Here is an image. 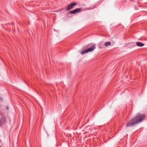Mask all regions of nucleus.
I'll return each mask as SVG.
<instances>
[{
	"mask_svg": "<svg viewBox=\"0 0 147 147\" xmlns=\"http://www.w3.org/2000/svg\"><path fill=\"white\" fill-rule=\"evenodd\" d=\"M145 117V114L138 113L136 115L135 118H134L130 121L127 123L126 126L131 127L139 123L144 120Z\"/></svg>",
	"mask_w": 147,
	"mask_h": 147,
	"instance_id": "nucleus-1",
	"label": "nucleus"
},
{
	"mask_svg": "<svg viewBox=\"0 0 147 147\" xmlns=\"http://www.w3.org/2000/svg\"><path fill=\"white\" fill-rule=\"evenodd\" d=\"M96 48V47L95 45H92V47L87 49L83 51H81L80 52V53L81 54H84L85 53H87L88 52H91L92 51H93L94 50V49Z\"/></svg>",
	"mask_w": 147,
	"mask_h": 147,
	"instance_id": "nucleus-2",
	"label": "nucleus"
},
{
	"mask_svg": "<svg viewBox=\"0 0 147 147\" xmlns=\"http://www.w3.org/2000/svg\"><path fill=\"white\" fill-rule=\"evenodd\" d=\"M76 5V4L75 2H73L69 5L66 8V11H69L72 9Z\"/></svg>",
	"mask_w": 147,
	"mask_h": 147,
	"instance_id": "nucleus-3",
	"label": "nucleus"
},
{
	"mask_svg": "<svg viewBox=\"0 0 147 147\" xmlns=\"http://www.w3.org/2000/svg\"><path fill=\"white\" fill-rule=\"evenodd\" d=\"M81 10V8H77L73 11H70L69 13L71 14L75 13H76L79 12Z\"/></svg>",
	"mask_w": 147,
	"mask_h": 147,
	"instance_id": "nucleus-4",
	"label": "nucleus"
},
{
	"mask_svg": "<svg viewBox=\"0 0 147 147\" xmlns=\"http://www.w3.org/2000/svg\"><path fill=\"white\" fill-rule=\"evenodd\" d=\"M5 118L4 117H3L0 119V126L4 124L6 121Z\"/></svg>",
	"mask_w": 147,
	"mask_h": 147,
	"instance_id": "nucleus-5",
	"label": "nucleus"
},
{
	"mask_svg": "<svg viewBox=\"0 0 147 147\" xmlns=\"http://www.w3.org/2000/svg\"><path fill=\"white\" fill-rule=\"evenodd\" d=\"M136 45L140 47H143L144 45V44L140 42H137L136 43Z\"/></svg>",
	"mask_w": 147,
	"mask_h": 147,
	"instance_id": "nucleus-6",
	"label": "nucleus"
},
{
	"mask_svg": "<svg viewBox=\"0 0 147 147\" xmlns=\"http://www.w3.org/2000/svg\"><path fill=\"white\" fill-rule=\"evenodd\" d=\"M111 44V43L110 42H106L105 44L104 45L105 47H107L109 45H110Z\"/></svg>",
	"mask_w": 147,
	"mask_h": 147,
	"instance_id": "nucleus-7",
	"label": "nucleus"
},
{
	"mask_svg": "<svg viewBox=\"0 0 147 147\" xmlns=\"http://www.w3.org/2000/svg\"><path fill=\"white\" fill-rule=\"evenodd\" d=\"M6 108H7V109H8V108H7V107H6Z\"/></svg>",
	"mask_w": 147,
	"mask_h": 147,
	"instance_id": "nucleus-8",
	"label": "nucleus"
},
{
	"mask_svg": "<svg viewBox=\"0 0 147 147\" xmlns=\"http://www.w3.org/2000/svg\"><path fill=\"white\" fill-rule=\"evenodd\" d=\"M0 147H1V146H0Z\"/></svg>",
	"mask_w": 147,
	"mask_h": 147,
	"instance_id": "nucleus-9",
	"label": "nucleus"
}]
</instances>
